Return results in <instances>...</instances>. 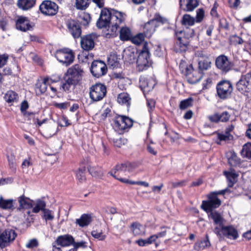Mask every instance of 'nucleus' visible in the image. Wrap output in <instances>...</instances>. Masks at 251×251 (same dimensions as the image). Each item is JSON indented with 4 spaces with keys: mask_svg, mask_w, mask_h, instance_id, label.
Here are the masks:
<instances>
[{
    "mask_svg": "<svg viewBox=\"0 0 251 251\" xmlns=\"http://www.w3.org/2000/svg\"><path fill=\"white\" fill-rule=\"evenodd\" d=\"M123 13L113 9L103 8L96 25L99 28L111 27V31L116 33L119 25L124 21Z\"/></svg>",
    "mask_w": 251,
    "mask_h": 251,
    "instance_id": "f257e3e1",
    "label": "nucleus"
},
{
    "mask_svg": "<svg viewBox=\"0 0 251 251\" xmlns=\"http://www.w3.org/2000/svg\"><path fill=\"white\" fill-rule=\"evenodd\" d=\"M83 74V69L79 64H75L68 69L61 82V87L63 90L68 93L71 92L81 80Z\"/></svg>",
    "mask_w": 251,
    "mask_h": 251,
    "instance_id": "f03ea898",
    "label": "nucleus"
},
{
    "mask_svg": "<svg viewBox=\"0 0 251 251\" xmlns=\"http://www.w3.org/2000/svg\"><path fill=\"white\" fill-rule=\"evenodd\" d=\"M137 51L139 54L136 61L137 67L139 71H143L147 70L152 63L148 43H144L142 48H139Z\"/></svg>",
    "mask_w": 251,
    "mask_h": 251,
    "instance_id": "7ed1b4c3",
    "label": "nucleus"
},
{
    "mask_svg": "<svg viewBox=\"0 0 251 251\" xmlns=\"http://www.w3.org/2000/svg\"><path fill=\"white\" fill-rule=\"evenodd\" d=\"M133 121L124 115H117L113 119V127L119 134L127 132L132 126Z\"/></svg>",
    "mask_w": 251,
    "mask_h": 251,
    "instance_id": "20e7f679",
    "label": "nucleus"
},
{
    "mask_svg": "<svg viewBox=\"0 0 251 251\" xmlns=\"http://www.w3.org/2000/svg\"><path fill=\"white\" fill-rule=\"evenodd\" d=\"M217 96L222 100H226L231 97L233 90L232 83L228 80H222L216 85Z\"/></svg>",
    "mask_w": 251,
    "mask_h": 251,
    "instance_id": "39448f33",
    "label": "nucleus"
},
{
    "mask_svg": "<svg viewBox=\"0 0 251 251\" xmlns=\"http://www.w3.org/2000/svg\"><path fill=\"white\" fill-rule=\"evenodd\" d=\"M215 66L222 74H226L232 70L234 65L228 56L221 54L215 59Z\"/></svg>",
    "mask_w": 251,
    "mask_h": 251,
    "instance_id": "423d86ee",
    "label": "nucleus"
},
{
    "mask_svg": "<svg viewBox=\"0 0 251 251\" xmlns=\"http://www.w3.org/2000/svg\"><path fill=\"white\" fill-rule=\"evenodd\" d=\"M207 201H203L201 205V208L207 213L213 211L214 209L219 207L221 204V201L216 197L215 193H210L207 195Z\"/></svg>",
    "mask_w": 251,
    "mask_h": 251,
    "instance_id": "0eeeda50",
    "label": "nucleus"
},
{
    "mask_svg": "<svg viewBox=\"0 0 251 251\" xmlns=\"http://www.w3.org/2000/svg\"><path fill=\"white\" fill-rule=\"evenodd\" d=\"M55 56L60 62L68 66L72 64L74 60L73 51L69 49H63L56 51Z\"/></svg>",
    "mask_w": 251,
    "mask_h": 251,
    "instance_id": "6e6552de",
    "label": "nucleus"
},
{
    "mask_svg": "<svg viewBox=\"0 0 251 251\" xmlns=\"http://www.w3.org/2000/svg\"><path fill=\"white\" fill-rule=\"evenodd\" d=\"M90 97L94 101L101 100L106 95V86L101 83H96L90 88Z\"/></svg>",
    "mask_w": 251,
    "mask_h": 251,
    "instance_id": "1a4fd4ad",
    "label": "nucleus"
},
{
    "mask_svg": "<svg viewBox=\"0 0 251 251\" xmlns=\"http://www.w3.org/2000/svg\"><path fill=\"white\" fill-rule=\"evenodd\" d=\"M236 88L241 94H245L251 91V73L242 75L236 84Z\"/></svg>",
    "mask_w": 251,
    "mask_h": 251,
    "instance_id": "9d476101",
    "label": "nucleus"
},
{
    "mask_svg": "<svg viewBox=\"0 0 251 251\" xmlns=\"http://www.w3.org/2000/svg\"><path fill=\"white\" fill-rule=\"evenodd\" d=\"M204 75L198 69H194L192 65H189L186 68L185 75L188 82L190 84H195L202 78Z\"/></svg>",
    "mask_w": 251,
    "mask_h": 251,
    "instance_id": "9b49d317",
    "label": "nucleus"
},
{
    "mask_svg": "<svg viewBox=\"0 0 251 251\" xmlns=\"http://www.w3.org/2000/svg\"><path fill=\"white\" fill-rule=\"evenodd\" d=\"M39 10L45 15L53 16L57 13L58 7L54 2L45 0L40 4Z\"/></svg>",
    "mask_w": 251,
    "mask_h": 251,
    "instance_id": "f8f14e48",
    "label": "nucleus"
},
{
    "mask_svg": "<svg viewBox=\"0 0 251 251\" xmlns=\"http://www.w3.org/2000/svg\"><path fill=\"white\" fill-rule=\"evenodd\" d=\"M17 236V233L12 229L7 228L0 233V241L3 246L7 247L14 242Z\"/></svg>",
    "mask_w": 251,
    "mask_h": 251,
    "instance_id": "ddd939ff",
    "label": "nucleus"
},
{
    "mask_svg": "<svg viewBox=\"0 0 251 251\" xmlns=\"http://www.w3.org/2000/svg\"><path fill=\"white\" fill-rule=\"evenodd\" d=\"M90 70L93 75L98 78L105 75L107 71L106 64L100 60L94 61L91 64Z\"/></svg>",
    "mask_w": 251,
    "mask_h": 251,
    "instance_id": "4468645a",
    "label": "nucleus"
},
{
    "mask_svg": "<svg viewBox=\"0 0 251 251\" xmlns=\"http://www.w3.org/2000/svg\"><path fill=\"white\" fill-rule=\"evenodd\" d=\"M209 217L211 218L214 222V224L216 225L213 231L219 237H221L220 228L224 226V219L221 214L217 211H211L209 213Z\"/></svg>",
    "mask_w": 251,
    "mask_h": 251,
    "instance_id": "2eb2a0df",
    "label": "nucleus"
},
{
    "mask_svg": "<svg viewBox=\"0 0 251 251\" xmlns=\"http://www.w3.org/2000/svg\"><path fill=\"white\" fill-rule=\"evenodd\" d=\"M16 28L20 31L26 32L32 28L28 18L25 16H18L16 21Z\"/></svg>",
    "mask_w": 251,
    "mask_h": 251,
    "instance_id": "dca6fc26",
    "label": "nucleus"
},
{
    "mask_svg": "<svg viewBox=\"0 0 251 251\" xmlns=\"http://www.w3.org/2000/svg\"><path fill=\"white\" fill-rule=\"evenodd\" d=\"M67 26L69 32L74 38H78L81 34V29L78 23L73 20H69L67 22Z\"/></svg>",
    "mask_w": 251,
    "mask_h": 251,
    "instance_id": "f3484780",
    "label": "nucleus"
},
{
    "mask_svg": "<svg viewBox=\"0 0 251 251\" xmlns=\"http://www.w3.org/2000/svg\"><path fill=\"white\" fill-rule=\"evenodd\" d=\"M179 7L185 12H191L199 5V0H179Z\"/></svg>",
    "mask_w": 251,
    "mask_h": 251,
    "instance_id": "a211bd4d",
    "label": "nucleus"
},
{
    "mask_svg": "<svg viewBox=\"0 0 251 251\" xmlns=\"http://www.w3.org/2000/svg\"><path fill=\"white\" fill-rule=\"evenodd\" d=\"M94 38L91 34L81 37L80 45L82 49L86 51L92 50L95 46Z\"/></svg>",
    "mask_w": 251,
    "mask_h": 251,
    "instance_id": "6ab92c4d",
    "label": "nucleus"
},
{
    "mask_svg": "<svg viewBox=\"0 0 251 251\" xmlns=\"http://www.w3.org/2000/svg\"><path fill=\"white\" fill-rule=\"evenodd\" d=\"M230 115L229 112L225 111L222 113H216L208 117L209 120L213 123L226 122L229 121Z\"/></svg>",
    "mask_w": 251,
    "mask_h": 251,
    "instance_id": "aec40b11",
    "label": "nucleus"
},
{
    "mask_svg": "<svg viewBox=\"0 0 251 251\" xmlns=\"http://www.w3.org/2000/svg\"><path fill=\"white\" fill-rule=\"evenodd\" d=\"M221 237L222 235L227 238L235 240L238 237V233L236 229L232 226H223L221 228Z\"/></svg>",
    "mask_w": 251,
    "mask_h": 251,
    "instance_id": "412c9836",
    "label": "nucleus"
},
{
    "mask_svg": "<svg viewBox=\"0 0 251 251\" xmlns=\"http://www.w3.org/2000/svg\"><path fill=\"white\" fill-rule=\"evenodd\" d=\"M49 77H45L42 81H38L35 84V90L37 96L44 94L47 90L48 85H50Z\"/></svg>",
    "mask_w": 251,
    "mask_h": 251,
    "instance_id": "4be33fe9",
    "label": "nucleus"
},
{
    "mask_svg": "<svg viewBox=\"0 0 251 251\" xmlns=\"http://www.w3.org/2000/svg\"><path fill=\"white\" fill-rule=\"evenodd\" d=\"M176 37L177 40L176 44L179 47V51L183 52L186 51L188 49L190 40L179 35V33L176 32Z\"/></svg>",
    "mask_w": 251,
    "mask_h": 251,
    "instance_id": "5701e85b",
    "label": "nucleus"
},
{
    "mask_svg": "<svg viewBox=\"0 0 251 251\" xmlns=\"http://www.w3.org/2000/svg\"><path fill=\"white\" fill-rule=\"evenodd\" d=\"M74 242V238L73 237L69 234H65L58 236L55 243L57 245H60L62 247L69 246L73 245Z\"/></svg>",
    "mask_w": 251,
    "mask_h": 251,
    "instance_id": "b1692460",
    "label": "nucleus"
},
{
    "mask_svg": "<svg viewBox=\"0 0 251 251\" xmlns=\"http://www.w3.org/2000/svg\"><path fill=\"white\" fill-rule=\"evenodd\" d=\"M214 134L216 135L215 142L218 145H221L223 142H228L233 139V136L231 134H226L224 131H217L214 133Z\"/></svg>",
    "mask_w": 251,
    "mask_h": 251,
    "instance_id": "393cba45",
    "label": "nucleus"
},
{
    "mask_svg": "<svg viewBox=\"0 0 251 251\" xmlns=\"http://www.w3.org/2000/svg\"><path fill=\"white\" fill-rule=\"evenodd\" d=\"M36 3V0H18L17 6L24 11L28 10L32 8Z\"/></svg>",
    "mask_w": 251,
    "mask_h": 251,
    "instance_id": "a878e982",
    "label": "nucleus"
},
{
    "mask_svg": "<svg viewBox=\"0 0 251 251\" xmlns=\"http://www.w3.org/2000/svg\"><path fill=\"white\" fill-rule=\"evenodd\" d=\"M126 172V164L125 163H122L117 164L115 168L112 169L109 174L115 178L120 180V179L121 178L119 177L120 174Z\"/></svg>",
    "mask_w": 251,
    "mask_h": 251,
    "instance_id": "bb28decb",
    "label": "nucleus"
},
{
    "mask_svg": "<svg viewBox=\"0 0 251 251\" xmlns=\"http://www.w3.org/2000/svg\"><path fill=\"white\" fill-rule=\"evenodd\" d=\"M224 175L226 176L228 181V187H232L235 183L237 181V174L234 171H224Z\"/></svg>",
    "mask_w": 251,
    "mask_h": 251,
    "instance_id": "cd10ccee",
    "label": "nucleus"
},
{
    "mask_svg": "<svg viewBox=\"0 0 251 251\" xmlns=\"http://www.w3.org/2000/svg\"><path fill=\"white\" fill-rule=\"evenodd\" d=\"M159 26L158 24H155L153 20H150L145 24L144 30L146 36L150 37L155 31L156 28Z\"/></svg>",
    "mask_w": 251,
    "mask_h": 251,
    "instance_id": "c85d7f7f",
    "label": "nucleus"
},
{
    "mask_svg": "<svg viewBox=\"0 0 251 251\" xmlns=\"http://www.w3.org/2000/svg\"><path fill=\"white\" fill-rule=\"evenodd\" d=\"M19 209H30L33 207V201L22 195L19 198Z\"/></svg>",
    "mask_w": 251,
    "mask_h": 251,
    "instance_id": "c756f323",
    "label": "nucleus"
},
{
    "mask_svg": "<svg viewBox=\"0 0 251 251\" xmlns=\"http://www.w3.org/2000/svg\"><path fill=\"white\" fill-rule=\"evenodd\" d=\"M92 218L90 214H83L80 218L76 220V224L78 225L80 227H84L88 226L92 222Z\"/></svg>",
    "mask_w": 251,
    "mask_h": 251,
    "instance_id": "7c9ffc66",
    "label": "nucleus"
},
{
    "mask_svg": "<svg viewBox=\"0 0 251 251\" xmlns=\"http://www.w3.org/2000/svg\"><path fill=\"white\" fill-rule=\"evenodd\" d=\"M130 228L134 236L141 235L145 233L142 225L137 222L133 223L130 226Z\"/></svg>",
    "mask_w": 251,
    "mask_h": 251,
    "instance_id": "2f4dec72",
    "label": "nucleus"
},
{
    "mask_svg": "<svg viewBox=\"0 0 251 251\" xmlns=\"http://www.w3.org/2000/svg\"><path fill=\"white\" fill-rule=\"evenodd\" d=\"M119 37L122 41L129 40L132 37L130 29L127 27H122L120 31Z\"/></svg>",
    "mask_w": 251,
    "mask_h": 251,
    "instance_id": "473e14b6",
    "label": "nucleus"
},
{
    "mask_svg": "<svg viewBox=\"0 0 251 251\" xmlns=\"http://www.w3.org/2000/svg\"><path fill=\"white\" fill-rule=\"evenodd\" d=\"M211 62L209 58L198 61V70L201 73L207 71L211 68Z\"/></svg>",
    "mask_w": 251,
    "mask_h": 251,
    "instance_id": "72a5a7b5",
    "label": "nucleus"
},
{
    "mask_svg": "<svg viewBox=\"0 0 251 251\" xmlns=\"http://www.w3.org/2000/svg\"><path fill=\"white\" fill-rule=\"evenodd\" d=\"M130 100L129 95L125 93L120 94L117 98V101L119 103L125 104L127 107L130 105Z\"/></svg>",
    "mask_w": 251,
    "mask_h": 251,
    "instance_id": "f704fd0d",
    "label": "nucleus"
},
{
    "mask_svg": "<svg viewBox=\"0 0 251 251\" xmlns=\"http://www.w3.org/2000/svg\"><path fill=\"white\" fill-rule=\"evenodd\" d=\"M195 19L189 14H184L181 20L182 25L184 26H192L195 23Z\"/></svg>",
    "mask_w": 251,
    "mask_h": 251,
    "instance_id": "c9c22d12",
    "label": "nucleus"
},
{
    "mask_svg": "<svg viewBox=\"0 0 251 251\" xmlns=\"http://www.w3.org/2000/svg\"><path fill=\"white\" fill-rule=\"evenodd\" d=\"M119 58L117 55H111L108 59V64L111 69L118 68L120 66Z\"/></svg>",
    "mask_w": 251,
    "mask_h": 251,
    "instance_id": "e433bc0d",
    "label": "nucleus"
},
{
    "mask_svg": "<svg viewBox=\"0 0 251 251\" xmlns=\"http://www.w3.org/2000/svg\"><path fill=\"white\" fill-rule=\"evenodd\" d=\"M29 105L26 100L23 101L21 104L20 110L21 112L23 114L24 116L29 120L30 117H34L35 114L33 113L27 112L26 109L28 108Z\"/></svg>",
    "mask_w": 251,
    "mask_h": 251,
    "instance_id": "4c0bfd02",
    "label": "nucleus"
},
{
    "mask_svg": "<svg viewBox=\"0 0 251 251\" xmlns=\"http://www.w3.org/2000/svg\"><path fill=\"white\" fill-rule=\"evenodd\" d=\"M91 20L90 15L88 13L83 12L79 15L78 21L81 25L87 26L89 24Z\"/></svg>",
    "mask_w": 251,
    "mask_h": 251,
    "instance_id": "58836bf2",
    "label": "nucleus"
},
{
    "mask_svg": "<svg viewBox=\"0 0 251 251\" xmlns=\"http://www.w3.org/2000/svg\"><path fill=\"white\" fill-rule=\"evenodd\" d=\"M85 167H81L75 171V176L77 179L79 183H83L85 181L86 178L85 176Z\"/></svg>",
    "mask_w": 251,
    "mask_h": 251,
    "instance_id": "ea45409f",
    "label": "nucleus"
},
{
    "mask_svg": "<svg viewBox=\"0 0 251 251\" xmlns=\"http://www.w3.org/2000/svg\"><path fill=\"white\" fill-rule=\"evenodd\" d=\"M240 153L243 157L251 159V143L245 144L243 146Z\"/></svg>",
    "mask_w": 251,
    "mask_h": 251,
    "instance_id": "a19ab883",
    "label": "nucleus"
},
{
    "mask_svg": "<svg viewBox=\"0 0 251 251\" xmlns=\"http://www.w3.org/2000/svg\"><path fill=\"white\" fill-rule=\"evenodd\" d=\"M13 200H4L1 196L0 197V208L9 209L13 207Z\"/></svg>",
    "mask_w": 251,
    "mask_h": 251,
    "instance_id": "79ce46f5",
    "label": "nucleus"
},
{
    "mask_svg": "<svg viewBox=\"0 0 251 251\" xmlns=\"http://www.w3.org/2000/svg\"><path fill=\"white\" fill-rule=\"evenodd\" d=\"M91 2V0H75V5L76 9L84 10L88 7Z\"/></svg>",
    "mask_w": 251,
    "mask_h": 251,
    "instance_id": "37998d69",
    "label": "nucleus"
},
{
    "mask_svg": "<svg viewBox=\"0 0 251 251\" xmlns=\"http://www.w3.org/2000/svg\"><path fill=\"white\" fill-rule=\"evenodd\" d=\"M88 169L89 173L94 176L100 177L103 176V172L100 167L89 166Z\"/></svg>",
    "mask_w": 251,
    "mask_h": 251,
    "instance_id": "c03bdc74",
    "label": "nucleus"
},
{
    "mask_svg": "<svg viewBox=\"0 0 251 251\" xmlns=\"http://www.w3.org/2000/svg\"><path fill=\"white\" fill-rule=\"evenodd\" d=\"M4 99L8 103L13 102L17 101L18 95L16 92L9 91L5 95Z\"/></svg>",
    "mask_w": 251,
    "mask_h": 251,
    "instance_id": "a18cd8bd",
    "label": "nucleus"
},
{
    "mask_svg": "<svg viewBox=\"0 0 251 251\" xmlns=\"http://www.w3.org/2000/svg\"><path fill=\"white\" fill-rule=\"evenodd\" d=\"M46 203L45 201L38 200L36 201L35 206L32 209V212L35 213H38L40 211L43 212L45 210Z\"/></svg>",
    "mask_w": 251,
    "mask_h": 251,
    "instance_id": "49530a36",
    "label": "nucleus"
},
{
    "mask_svg": "<svg viewBox=\"0 0 251 251\" xmlns=\"http://www.w3.org/2000/svg\"><path fill=\"white\" fill-rule=\"evenodd\" d=\"M193 99L190 97L180 102L179 107L181 110H185L193 105Z\"/></svg>",
    "mask_w": 251,
    "mask_h": 251,
    "instance_id": "de8ad7c7",
    "label": "nucleus"
},
{
    "mask_svg": "<svg viewBox=\"0 0 251 251\" xmlns=\"http://www.w3.org/2000/svg\"><path fill=\"white\" fill-rule=\"evenodd\" d=\"M144 35L142 33H140L134 36L132 39V42L135 45L139 46V48H142L143 44L146 42H144Z\"/></svg>",
    "mask_w": 251,
    "mask_h": 251,
    "instance_id": "09e8293b",
    "label": "nucleus"
},
{
    "mask_svg": "<svg viewBox=\"0 0 251 251\" xmlns=\"http://www.w3.org/2000/svg\"><path fill=\"white\" fill-rule=\"evenodd\" d=\"M179 33V35L182 36L184 37L187 38L189 40L195 35V31L194 29L187 28L184 31H177Z\"/></svg>",
    "mask_w": 251,
    "mask_h": 251,
    "instance_id": "8fccbe9b",
    "label": "nucleus"
},
{
    "mask_svg": "<svg viewBox=\"0 0 251 251\" xmlns=\"http://www.w3.org/2000/svg\"><path fill=\"white\" fill-rule=\"evenodd\" d=\"M74 248L71 249L69 251H77L78 248L85 249L88 247V243L85 241H81L80 242H75L73 243Z\"/></svg>",
    "mask_w": 251,
    "mask_h": 251,
    "instance_id": "3c124183",
    "label": "nucleus"
},
{
    "mask_svg": "<svg viewBox=\"0 0 251 251\" xmlns=\"http://www.w3.org/2000/svg\"><path fill=\"white\" fill-rule=\"evenodd\" d=\"M151 20H153L154 21V23H155V24H158L159 25V24L164 25L166 24H168L169 23L168 21L166 18L162 17L158 13L155 14L154 18Z\"/></svg>",
    "mask_w": 251,
    "mask_h": 251,
    "instance_id": "603ef678",
    "label": "nucleus"
},
{
    "mask_svg": "<svg viewBox=\"0 0 251 251\" xmlns=\"http://www.w3.org/2000/svg\"><path fill=\"white\" fill-rule=\"evenodd\" d=\"M195 55L196 57L201 58L203 60L208 59L210 55L205 50H199L195 52Z\"/></svg>",
    "mask_w": 251,
    "mask_h": 251,
    "instance_id": "864d4df0",
    "label": "nucleus"
},
{
    "mask_svg": "<svg viewBox=\"0 0 251 251\" xmlns=\"http://www.w3.org/2000/svg\"><path fill=\"white\" fill-rule=\"evenodd\" d=\"M231 44L234 45H241L244 43L243 39L237 35H233L230 37Z\"/></svg>",
    "mask_w": 251,
    "mask_h": 251,
    "instance_id": "5fc2aeb1",
    "label": "nucleus"
},
{
    "mask_svg": "<svg viewBox=\"0 0 251 251\" xmlns=\"http://www.w3.org/2000/svg\"><path fill=\"white\" fill-rule=\"evenodd\" d=\"M42 218L46 220V221H51L54 218V216L51 210L48 209H45L43 212Z\"/></svg>",
    "mask_w": 251,
    "mask_h": 251,
    "instance_id": "6e6d98bb",
    "label": "nucleus"
},
{
    "mask_svg": "<svg viewBox=\"0 0 251 251\" xmlns=\"http://www.w3.org/2000/svg\"><path fill=\"white\" fill-rule=\"evenodd\" d=\"M200 250H203L205 248L210 246V243L207 234L205 238L198 243Z\"/></svg>",
    "mask_w": 251,
    "mask_h": 251,
    "instance_id": "4d7b16f0",
    "label": "nucleus"
},
{
    "mask_svg": "<svg viewBox=\"0 0 251 251\" xmlns=\"http://www.w3.org/2000/svg\"><path fill=\"white\" fill-rule=\"evenodd\" d=\"M228 163L232 166H236L240 163V159L237 156L235 153H232L231 156L228 158Z\"/></svg>",
    "mask_w": 251,
    "mask_h": 251,
    "instance_id": "13d9d810",
    "label": "nucleus"
},
{
    "mask_svg": "<svg viewBox=\"0 0 251 251\" xmlns=\"http://www.w3.org/2000/svg\"><path fill=\"white\" fill-rule=\"evenodd\" d=\"M91 235L93 237L100 241H103L106 238V235L103 234L101 231L99 232L97 230H93L91 232Z\"/></svg>",
    "mask_w": 251,
    "mask_h": 251,
    "instance_id": "bf43d9fd",
    "label": "nucleus"
},
{
    "mask_svg": "<svg viewBox=\"0 0 251 251\" xmlns=\"http://www.w3.org/2000/svg\"><path fill=\"white\" fill-rule=\"evenodd\" d=\"M204 17V11L202 8H199L197 11V14L195 19V21L196 23H200L201 22Z\"/></svg>",
    "mask_w": 251,
    "mask_h": 251,
    "instance_id": "052dcab7",
    "label": "nucleus"
},
{
    "mask_svg": "<svg viewBox=\"0 0 251 251\" xmlns=\"http://www.w3.org/2000/svg\"><path fill=\"white\" fill-rule=\"evenodd\" d=\"M39 245L38 241L35 239H32L29 240L28 242L26 244L25 247L28 249H33L36 248Z\"/></svg>",
    "mask_w": 251,
    "mask_h": 251,
    "instance_id": "680f3d73",
    "label": "nucleus"
},
{
    "mask_svg": "<svg viewBox=\"0 0 251 251\" xmlns=\"http://www.w3.org/2000/svg\"><path fill=\"white\" fill-rule=\"evenodd\" d=\"M113 142L115 146L121 148L122 145L125 144L126 142V140L125 138H120L119 139H114Z\"/></svg>",
    "mask_w": 251,
    "mask_h": 251,
    "instance_id": "e2e57ef3",
    "label": "nucleus"
},
{
    "mask_svg": "<svg viewBox=\"0 0 251 251\" xmlns=\"http://www.w3.org/2000/svg\"><path fill=\"white\" fill-rule=\"evenodd\" d=\"M7 158L9 163V165L10 168H13L14 165L15 161V157L13 153H10L7 154Z\"/></svg>",
    "mask_w": 251,
    "mask_h": 251,
    "instance_id": "0e129e2a",
    "label": "nucleus"
},
{
    "mask_svg": "<svg viewBox=\"0 0 251 251\" xmlns=\"http://www.w3.org/2000/svg\"><path fill=\"white\" fill-rule=\"evenodd\" d=\"M219 26L225 29H228L229 25L226 19L222 18L219 20Z\"/></svg>",
    "mask_w": 251,
    "mask_h": 251,
    "instance_id": "69168bd1",
    "label": "nucleus"
},
{
    "mask_svg": "<svg viewBox=\"0 0 251 251\" xmlns=\"http://www.w3.org/2000/svg\"><path fill=\"white\" fill-rule=\"evenodd\" d=\"M155 101L152 99L147 100V106L148 110L151 113L155 108Z\"/></svg>",
    "mask_w": 251,
    "mask_h": 251,
    "instance_id": "338daca9",
    "label": "nucleus"
},
{
    "mask_svg": "<svg viewBox=\"0 0 251 251\" xmlns=\"http://www.w3.org/2000/svg\"><path fill=\"white\" fill-rule=\"evenodd\" d=\"M126 170L129 172L133 171L137 167V165L135 163L126 162Z\"/></svg>",
    "mask_w": 251,
    "mask_h": 251,
    "instance_id": "774afa93",
    "label": "nucleus"
}]
</instances>
